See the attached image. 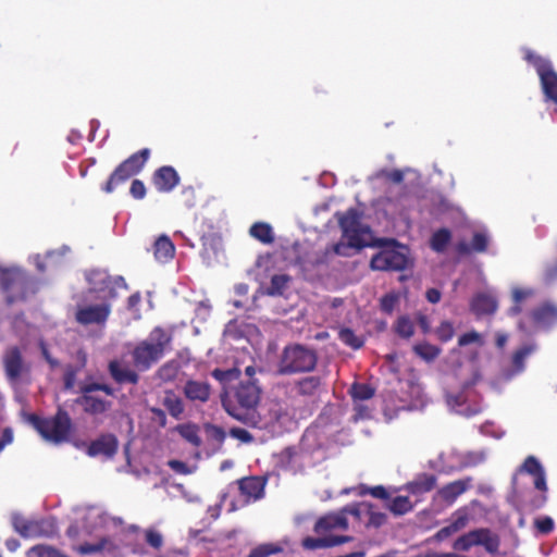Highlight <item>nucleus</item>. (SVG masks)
Returning <instances> with one entry per match:
<instances>
[{
  "label": "nucleus",
  "mask_w": 557,
  "mask_h": 557,
  "mask_svg": "<svg viewBox=\"0 0 557 557\" xmlns=\"http://www.w3.org/2000/svg\"><path fill=\"white\" fill-rule=\"evenodd\" d=\"M261 398V387L257 380L240 381L233 391L226 392L221 397L225 411L236 420L257 425L259 417L256 408Z\"/></svg>",
  "instance_id": "obj_1"
},
{
  "label": "nucleus",
  "mask_w": 557,
  "mask_h": 557,
  "mask_svg": "<svg viewBox=\"0 0 557 557\" xmlns=\"http://www.w3.org/2000/svg\"><path fill=\"white\" fill-rule=\"evenodd\" d=\"M349 522L342 510L321 516L314 523L313 531L319 536H307L301 541V546L308 550L335 547L354 540L350 535H335L336 531L348 530Z\"/></svg>",
  "instance_id": "obj_2"
},
{
  "label": "nucleus",
  "mask_w": 557,
  "mask_h": 557,
  "mask_svg": "<svg viewBox=\"0 0 557 557\" xmlns=\"http://www.w3.org/2000/svg\"><path fill=\"white\" fill-rule=\"evenodd\" d=\"M172 342V334L161 326L151 330L148 337L132 350L133 364L138 371H148L165 354Z\"/></svg>",
  "instance_id": "obj_3"
},
{
  "label": "nucleus",
  "mask_w": 557,
  "mask_h": 557,
  "mask_svg": "<svg viewBox=\"0 0 557 557\" xmlns=\"http://www.w3.org/2000/svg\"><path fill=\"white\" fill-rule=\"evenodd\" d=\"M27 420L44 440L53 444L67 442L73 432L72 419L61 406L58 407L53 417L42 418L32 413Z\"/></svg>",
  "instance_id": "obj_4"
},
{
  "label": "nucleus",
  "mask_w": 557,
  "mask_h": 557,
  "mask_svg": "<svg viewBox=\"0 0 557 557\" xmlns=\"http://www.w3.org/2000/svg\"><path fill=\"white\" fill-rule=\"evenodd\" d=\"M318 363V354L313 348L301 344L284 347L277 362V373L282 375L311 372Z\"/></svg>",
  "instance_id": "obj_5"
},
{
  "label": "nucleus",
  "mask_w": 557,
  "mask_h": 557,
  "mask_svg": "<svg viewBox=\"0 0 557 557\" xmlns=\"http://www.w3.org/2000/svg\"><path fill=\"white\" fill-rule=\"evenodd\" d=\"M95 392H103L108 396H114L115 391L106 383L91 382L83 384L79 387L81 395L75 399V404L82 407L83 411L94 418L103 417L112 408V401L95 395Z\"/></svg>",
  "instance_id": "obj_6"
},
{
  "label": "nucleus",
  "mask_w": 557,
  "mask_h": 557,
  "mask_svg": "<svg viewBox=\"0 0 557 557\" xmlns=\"http://www.w3.org/2000/svg\"><path fill=\"white\" fill-rule=\"evenodd\" d=\"M149 157L150 149L148 148H143L131 154L114 169L101 189L107 194L113 193L117 186L137 175L144 169Z\"/></svg>",
  "instance_id": "obj_7"
},
{
  "label": "nucleus",
  "mask_w": 557,
  "mask_h": 557,
  "mask_svg": "<svg viewBox=\"0 0 557 557\" xmlns=\"http://www.w3.org/2000/svg\"><path fill=\"white\" fill-rule=\"evenodd\" d=\"M473 546H482L486 553L496 555L500 547L499 535L488 528H479L460 535L453 544L455 550L468 552Z\"/></svg>",
  "instance_id": "obj_8"
},
{
  "label": "nucleus",
  "mask_w": 557,
  "mask_h": 557,
  "mask_svg": "<svg viewBox=\"0 0 557 557\" xmlns=\"http://www.w3.org/2000/svg\"><path fill=\"white\" fill-rule=\"evenodd\" d=\"M86 280L89 284V292L100 295L106 302L117 297V289L127 288L123 276H111L103 270L89 271L86 274Z\"/></svg>",
  "instance_id": "obj_9"
},
{
  "label": "nucleus",
  "mask_w": 557,
  "mask_h": 557,
  "mask_svg": "<svg viewBox=\"0 0 557 557\" xmlns=\"http://www.w3.org/2000/svg\"><path fill=\"white\" fill-rule=\"evenodd\" d=\"M0 285L7 294V302L12 305L27 298L30 280L25 272L18 269H7L0 273Z\"/></svg>",
  "instance_id": "obj_10"
},
{
  "label": "nucleus",
  "mask_w": 557,
  "mask_h": 557,
  "mask_svg": "<svg viewBox=\"0 0 557 557\" xmlns=\"http://www.w3.org/2000/svg\"><path fill=\"white\" fill-rule=\"evenodd\" d=\"M335 216L343 232V237L349 240L350 246H355L356 249L367 246L362 236L368 233L369 228L362 225L361 213L357 209L350 208L344 213L337 212Z\"/></svg>",
  "instance_id": "obj_11"
},
{
  "label": "nucleus",
  "mask_w": 557,
  "mask_h": 557,
  "mask_svg": "<svg viewBox=\"0 0 557 557\" xmlns=\"http://www.w3.org/2000/svg\"><path fill=\"white\" fill-rule=\"evenodd\" d=\"M557 324V306L545 301L532 309L524 319L518 322V329L529 333L531 327L549 330Z\"/></svg>",
  "instance_id": "obj_12"
},
{
  "label": "nucleus",
  "mask_w": 557,
  "mask_h": 557,
  "mask_svg": "<svg viewBox=\"0 0 557 557\" xmlns=\"http://www.w3.org/2000/svg\"><path fill=\"white\" fill-rule=\"evenodd\" d=\"M409 257L406 246H397L396 248H386L375 253L370 267L377 271H403L408 267Z\"/></svg>",
  "instance_id": "obj_13"
},
{
  "label": "nucleus",
  "mask_w": 557,
  "mask_h": 557,
  "mask_svg": "<svg viewBox=\"0 0 557 557\" xmlns=\"http://www.w3.org/2000/svg\"><path fill=\"white\" fill-rule=\"evenodd\" d=\"M2 364L5 377L9 382H17L23 374L29 372L22 350L18 346H9L2 355Z\"/></svg>",
  "instance_id": "obj_14"
},
{
  "label": "nucleus",
  "mask_w": 557,
  "mask_h": 557,
  "mask_svg": "<svg viewBox=\"0 0 557 557\" xmlns=\"http://www.w3.org/2000/svg\"><path fill=\"white\" fill-rule=\"evenodd\" d=\"M111 313V305L101 302L98 305H89L78 307L75 311V321L84 326L97 324L104 325Z\"/></svg>",
  "instance_id": "obj_15"
},
{
  "label": "nucleus",
  "mask_w": 557,
  "mask_h": 557,
  "mask_svg": "<svg viewBox=\"0 0 557 557\" xmlns=\"http://www.w3.org/2000/svg\"><path fill=\"white\" fill-rule=\"evenodd\" d=\"M117 449V437L112 433H103L90 442L87 447V455L90 457L103 456L111 459L116 455Z\"/></svg>",
  "instance_id": "obj_16"
},
{
  "label": "nucleus",
  "mask_w": 557,
  "mask_h": 557,
  "mask_svg": "<svg viewBox=\"0 0 557 557\" xmlns=\"http://www.w3.org/2000/svg\"><path fill=\"white\" fill-rule=\"evenodd\" d=\"M154 188L159 193H171L181 182L177 171L171 165L158 168L151 177Z\"/></svg>",
  "instance_id": "obj_17"
},
{
  "label": "nucleus",
  "mask_w": 557,
  "mask_h": 557,
  "mask_svg": "<svg viewBox=\"0 0 557 557\" xmlns=\"http://www.w3.org/2000/svg\"><path fill=\"white\" fill-rule=\"evenodd\" d=\"M108 372L112 380L120 384L136 385L139 382V374L136 370L123 364L120 360L113 359L108 363Z\"/></svg>",
  "instance_id": "obj_18"
},
{
  "label": "nucleus",
  "mask_w": 557,
  "mask_h": 557,
  "mask_svg": "<svg viewBox=\"0 0 557 557\" xmlns=\"http://www.w3.org/2000/svg\"><path fill=\"white\" fill-rule=\"evenodd\" d=\"M518 471L532 475L534 479V487L540 492L547 493L545 470L536 457L528 456Z\"/></svg>",
  "instance_id": "obj_19"
},
{
  "label": "nucleus",
  "mask_w": 557,
  "mask_h": 557,
  "mask_svg": "<svg viewBox=\"0 0 557 557\" xmlns=\"http://www.w3.org/2000/svg\"><path fill=\"white\" fill-rule=\"evenodd\" d=\"M536 350V344L530 343L518 348L511 356V369L504 371L503 376L506 381L511 380L525 369V359Z\"/></svg>",
  "instance_id": "obj_20"
},
{
  "label": "nucleus",
  "mask_w": 557,
  "mask_h": 557,
  "mask_svg": "<svg viewBox=\"0 0 557 557\" xmlns=\"http://www.w3.org/2000/svg\"><path fill=\"white\" fill-rule=\"evenodd\" d=\"M437 484V478L432 473H418L413 480L407 482L404 485V490L413 496H421L435 488Z\"/></svg>",
  "instance_id": "obj_21"
},
{
  "label": "nucleus",
  "mask_w": 557,
  "mask_h": 557,
  "mask_svg": "<svg viewBox=\"0 0 557 557\" xmlns=\"http://www.w3.org/2000/svg\"><path fill=\"white\" fill-rule=\"evenodd\" d=\"M472 478L467 476L445 484L437 491L442 500L453 504L455 500L472 486Z\"/></svg>",
  "instance_id": "obj_22"
},
{
  "label": "nucleus",
  "mask_w": 557,
  "mask_h": 557,
  "mask_svg": "<svg viewBox=\"0 0 557 557\" xmlns=\"http://www.w3.org/2000/svg\"><path fill=\"white\" fill-rule=\"evenodd\" d=\"M183 393L188 400L205 404L210 399L211 386L205 381L188 380L183 387Z\"/></svg>",
  "instance_id": "obj_23"
},
{
  "label": "nucleus",
  "mask_w": 557,
  "mask_h": 557,
  "mask_svg": "<svg viewBox=\"0 0 557 557\" xmlns=\"http://www.w3.org/2000/svg\"><path fill=\"white\" fill-rule=\"evenodd\" d=\"M265 484L267 480L261 476H248L238 480V488L248 500L262 498Z\"/></svg>",
  "instance_id": "obj_24"
},
{
  "label": "nucleus",
  "mask_w": 557,
  "mask_h": 557,
  "mask_svg": "<svg viewBox=\"0 0 557 557\" xmlns=\"http://www.w3.org/2000/svg\"><path fill=\"white\" fill-rule=\"evenodd\" d=\"M497 307L498 304L496 298L484 293L476 294L470 301V310L476 317L494 314L497 310Z\"/></svg>",
  "instance_id": "obj_25"
},
{
  "label": "nucleus",
  "mask_w": 557,
  "mask_h": 557,
  "mask_svg": "<svg viewBox=\"0 0 557 557\" xmlns=\"http://www.w3.org/2000/svg\"><path fill=\"white\" fill-rule=\"evenodd\" d=\"M545 101L557 104V73L553 66L539 74Z\"/></svg>",
  "instance_id": "obj_26"
},
{
  "label": "nucleus",
  "mask_w": 557,
  "mask_h": 557,
  "mask_svg": "<svg viewBox=\"0 0 557 557\" xmlns=\"http://www.w3.org/2000/svg\"><path fill=\"white\" fill-rule=\"evenodd\" d=\"M351 248L356 249L355 246H350L349 240L347 242V244L339 242V243L330 245V246L325 247L324 250L315 253V257L312 260V263L314 265L327 263L330 260V257H332L334 255L347 257V256H349V250Z\"/></svg>",
  "instance_id": "obj_27"
},
{
  "label": "nucleus",
  "mask_w": 557,
  "mask_h": 557,
  "mask_svg": "<svg viewBox=\"0 0 557 557\" xmlns=\"http://www.w3.org/2000/svg\"><path fill=\"white\" fill-rule=\"evenodd\" d=\"M323 381L321 376L310 375L296 382V389L300 396L313 397L322 388Z\"/></svg>",
  "instance_id": "obj_28"
},
{
  "label": "nucleus",
  "mask_w": 557,
  "mask_h": 557,
  "mask_svg": "<svg viewBox=\"0 0 557 557\" xmlns=\"http://www.w3.org/2000/svg\"><path fill=\"white\" fill-rule=\"evenodd\" d=\"M45 521L16 519L14 521V529L24 537H37L44 535Z\"/></svg>",
  "instance_id": "obj_29"
},
{
  "label": "nucleus",
  "mask_w": 557,
  "mask_h": 557,
  "mask_svg": "<svg viewBox=\"0 0 557 557\" xmlns=\"http://www.w3.org/2000/svg\"><path fill=\"white\" fill-rule=\"evenodd\" d=\"M249 235L264 245H271L275 240L273 228L267 222L253 223L249 228Z\"/></svg>",
  "instance_id": "obj_30"
},
{
  "label": "nucleus",
  "mask_w": 557,
  "mask_h": 557,
  "mask_svg": "<svg viewBox=\"0 0 557 557\" xmlns=\"http://www.w3.org/2000/svg\"><path fill=\"white\" fill-rule=\"evenodd\" d=\"M117 549V546L114 542L109 537H101L97 543H84L79 545L76 550L82 555H90L100 553L103 550L114 552Z\"/></svg>",
  "instance_id": "obj_31"
},
{
  "label": "nucleus",
  "mask_w": 557,
  "mask_h": 557,
  "mask_svg": "<svg viewBox=\"0 0 557 557\" xmlns=\"http://www.w3.org/2000/svg\"><path fill=\"white\" fill-rule=\"evenodd\" d=\"M154 257L159 261H168L174 257L175 247L172 240L165 236H160L153 245Z\"/></svg>",
  "instance_id": "obj_32"
},
{
  "label": "nucleus",
  "mask_w": 557,
  "mask_h": 557,
  "mask_svg": "<svg viewBox=\"0 0 557 557\" xmlns=\"http://www.w3.org/2000/svg\"><path fill=\"white\" fill-rule=\"evenodd\" d=\"M181 370V363L176 359H171L163 363L157 371L156 377L163 383L173 382Z\"/></svg>",
  "instance_id": "obj_33"
},
{
  "label": "nucleus",
  "mask_w": 557,
  "mask_h": 557,
  "mask_svg": "<svg viewBox=\"0 0 557 557\" xmlns=\"http://www.w3.org/2000/svg\"><path fill=\"white\" fill-rule=\"evenodd\" d=\"M386 509L389 510L394 516H404L413 510V504L408 496H396L389 498L385 504Z\"/></svg>",
  "instance_id": "obj_34"
},
{
  "label": "nucleus",
  "mask_w": 557,
  "mask_h": 557,
  "mask_svg": "<svg viewBox=\"0 0 557 557\" xmlns=\"http://www.w3.org/2000/svg\"><path fill=\"white\" fill-rule=\"evenodd\" d=\"M162 404L168 412L175 419H180L184 412V404L173 391L165 392Z\"/></svg>",
  "instance_id": "obj_35"
},
{
  "label": "nucleus",
  "mask_w": 557,
  "mask_h": 557,
  "mask_svg": "<svg viewBox=\"0 0 557 557\" xmlns=\"http://www.w3.org/2000/svg\"><path fill=\"white\" fill-rule=\"evenodd\" d=\"M450 240L451 232L446 227H442L432 234L430 238V247L435 252H443L446 250Z\"/></svg>",
  "instance_id": "obj_36"
},
{
  "label": "nucleus",
  "mask_w": 557,
  "mask_h": 557,
  "mask_svg": "<svg viewBox=\"0 0 557 557\" xmlns=\"http://www.w3.org/2000/svg\"><path fill=\"white\" fill-rule=\"evenodd\" d=\"M534 295L531 288H515L512 290V302L513 305L509 308L508 314L516 317L522 312V302Z\"/></svg>",
  "instance_id": "obj_37"
},
{
  "label": "nucleus",
  "mask_w": 557,
  "mask_h": 557,
  "mask_svg": "<svg viewBox=\"0 0 557 557\" xmlns=\"http://www.w3.org/2000/svg\"><path fill=\"white\" fill-rule=\"evenodd\" d=\"M178 434L188 443H190L194 447L198 448L201 446L202 441L199 436V428L193 423H186L177 425L176 428Z\"/></svg>",
  "instance_id": "obj_38"
},
{
  "label": "nucleus",
  "mask_w": 557,
  "mask_h": 557,
  "mask_svg": "<svg viewBox=\"0 0 557 557\" xmlns=\"http://www.w3.org/2000/svg\"><path fill=\"white\" fill-rule=\"evenodd\" d=\"M85 363H86V356H85V354H83L81 366L66 364L64 367L63 388L65 391H72L75 387L77 374L85 367Z\"/></svg>",
  "instance_id": "obj_39"
},
{
  "label": "nucleus",
  "mask_w": 557,
  "mask_h": 557,
  "mask_svg": "<svg viewBox=\"0 0 557 557\" xmlns=\"http://www.w3.org/2000/svg\"><path fill=\"white\" fill-rule=\"evenodd\" d=\"M290 281L287 274H275L271 277L270 285L265 288L264 294L268 296H282Z\"/></svg>",
  "instance_id": "obj_40"
},
{
  "label": "nucleus",
  "mask_w": 557,
  "mask_h": 557,
  "mask_svg": "<svg viewBox=\"0 0 557 557\" xmlns=\"http://www.w3.org/2000/svg\"><path fill=\"white\" fill-rule=\"evenodd\" d=\"M370 508V503H355L349 504L343 507L341 510L344 513V517L348 519V516H351L357 522H362L363 518L368 516V511Z\"/></svg>",
  "instance_id": "obj_41"
},
{
  "label": "nucleus",
  "mask_w": 557,
  "mask_h": 557,
  "mask_svg": "<svg viewBox=\"0 0 557 557\" xmlns=\"http://www.w3.org/2000/svg\"><path fill=\"white\" fill-rule=\"evenodd\" d=\"M284 547L281 543H262L253 547L248 557H270L283 553Z\"/></svg>",
  "instance_id": "obj_42"
},
{
  "label": "nucleus",
  "mask_w": 557,
  "mask_h": 557,
  "mask_svg": "<svg viewBox=\"0 0 557 557\" xmlns=\"http://www.w3.org/2000/svg\"><path fill=\"white\" fill-rule=\"evenodd\" d=\"M413 351L421 359L430 362L435 360L441 355V348L430 343L423 342L413 346Z\"/></svg>",
  "instance_id": "obj_43"
},
{
  "label": "nucleus",
  "mask_w": 557,
  "mask_h": 557,
  "mask_svg": "<svg viewBox=\"0 0 557 557\" xmlns=\"http://www.w3.org/2000/svg\"><path fill=\"white\" fill-rule=\"evenodd\" d=\"M349 394L354 403L357 404V401L371 399L375 391L369 384L356 382L350 386Z\"/></svg>",
  "instance_id": "obj_44"
},
{
  "label": "nucleus",
  "mask_w": 557,
  "mask_h": 557,
  "mask_svg": "<svg viewBox=\"0 0 557 557\" xmlns=\"http://www.w3.org/2000/svg\"><path fill=\"white\" fill-rule=\"evenodd\" d=\"M338 338L342 343L352 349H359L363 346L364 342L361 337L357 336L349 327H342L338 332Z\"/></svg>",
  "instance_id": "obj_45"
},
{
  "label": "nucleus",
  "mask_w": 557,
  "mask_h": 557,
  "mask_svg": "<svg viewBox=\"0 0 557 557\" xmlns=\"http://www.w3.org/2000/svg\"><path fill=\"white\" fill-rule=\"evenodd\" d=\"M524 60L535 67L537 74L542 73L543 71L552 66L548 60L536 54L531 49L524 50Z\"/></svg>",
  "instance_id": "obj_46"
},
{
  "label": "nucleus",
  "mask_w": 557,
  "mask_h": 557,
  "mask_svg": "<svg viewBox=\"0 0 557 557\" xmlns=\"http://www.w3.org/2000/svg\"><path fill=\"white\" fill-rule=\"evenodd\" d=\"M33 555L36 557H63V554L58 549L45 544H38L29 548L27 556L32 557Z\"/></svg>",
  "instance_id": "obj_47"
},
{
  "label": "nucleus",
  "mask_w": 557,
  "mask_h": 557,
  "mask_svg": "<svg viewBox=\"0 0 557 557\" xmlns=\"http://www.w3.org/2000/svg\"><path fill=\"white\" fill-rule=\"evenodd\" d=\"M387 521V516L384 512L375 511L374 506L370 503V508L367 516V521L364 525L367 528H380L384 525Z\"/></svg>",
  "instance_id": "obj_48"
},
{
  "label": "nucleus",
  "mask_w": 557,
  "mask_h": 557,
  "mask_svg": "<svg viewBox=\"0 0 557 557\" xmlns=\"http://www.w3.org/2000/svg\"><path fill=\"white\" fill-rule=\"evenodd\" d=\"M395 330L400 337L410 338L414 333V325L408 317H400L396 322Z\"/></svg>",
  "instance_id": "obj_49"
},
{
  "label": "nucleus",
  "mask_w": 557,
  "mask_h": 557,
  "mask_svg": "<svg viewBox=\"0 0 557 557\" xmlns=\"http://www.w3.org/2000/svg\"><path fill=\"white\" fill-rule=\"evenodd\" d=\"M534 528L536 529L537 533L542 535H547L552 533L555 529V522L554 520L548 516H541L536 519H534Z\"/></svg>",
  "instance_id": "obj_50"
},
{
  "label": "nucleus",
  "mask_w": 557,
  "mask_h": 557,
  "mask_svg": "<svg viewBox=\"0 0 557 557\" xmlns=\"http://www.w3.org/2000/svg\"><path fill=\"white\" fill-rule=\"evenodd\" d=\"M437 338L443 342H449L455 335V329L449 321H443L435 330Z\"/></svg>",
  "instance_id": "obj_51"
},
{
  "label": "nucleus",
  "mask_w": 557,
  "mask_h": 557,
  "mask_svg": "<svg viewBox=\"0 0 557 557\" xmlns=\"http://www.w3.org/2000/svg\"><path fill=\"white\" fill-rule=\"evenodd\" d=\"M470 344H478L479 346H482L484 344L482 335L479 332L472 330L459 336L458 346L465 347Z\"/></svg>",
  "instance_id": "obj_52"
},
{
  "label": "nucleus",
  "mask_w": 557,
  "mask_h": 557,
  "mask_svg": "<svg viewBox=\"0 0 557 557\" xmlns=\"http://www.w3.org/2000/svg\"><path fill=\"white\" fill-rule=\"evenodd\" d=\"M145 541L149 546L157 550L163 546L162 534L153 529H148L145 531Z\"/></svg>",
  "instance_id": "obj_53"
},
{
  "label": "nucleus",
  "mask_w": 557,
  "mask_h": 557,
  "mask_svg": "<svg viewBox=\"0 0 557 557\" xmlns=\"http://www.w3.org/2000/svg\"><path fill=\"white\" fill-rule=\"evenodd\" d=\"M360 494L361 495L370 494L371 496L379 498V499H383V500L389 499V494L383 485H376V486H372V487L362 485Z\"/></svg>",
  "instance_id": "obj_54"
},
{
  "label": "nucleus",
  "mask_w": 557,
  "mask_h": 557,
  "mask_svg": "<svg viewBox=\"0 0 557 557\" xmlns=\"http://www.w3.org/2000/svg\"><path fill=\"white\" fill-rule=\"evenodd\" d=\"M488 240L485 234L474 233L471 242V248L475 252H484L487 249Z\"/></svg>",
  "instance_id": "obj_55"
},
{
  "label": "nucleus",
  "mask_w": 557,
  "mask_h": 557,
  "mask_svg": "<svg viewBox=\"0 0 557 557\" xmlns=\"http://www.w3.org/2000/svg\"><path fill=\"white\" fill-rule=\"evenodd\" d=\"M146 186L143 181L140 180H134L129 187V194L133 198L140 200L144 199L146 196Z\"/></svg>",
  "instance_id": "obj_56"
},
{
  "label": "nucleus",
  "mask_w": 557,
  "mask_h": 557,
  "mask_svg": "<svg viewBox=\"0 0 557 557\" xmlns=\"http://www.w3.org/2000/svg\"><path fill=\"white\" fill-rule=\"evenodd\" d=\"M168 466L178 474H190L193 472L191 468L184 461L172 459L168 461Z\"/></svg>",
  "instance_id": "obj_57"
},
{
  "label": "nucleus",
  "mask_w": 557,
  "mask_h": 557,
  "mask_svg": "<svg viewBox=\"0 0 557 557\" xmlns=\"http://www.w3.org/2000/svg\"><path fill=\"white\" fill-rule=\"evenodd\" d=\"M446 401L449 406L460 407L463 404H466L467 397H466L463 391H460L458 393H447Z\"/></svg>",
  "instance_id": "obj_58"
},
{
  "label": "nucleus",
  "mask_w": 557,
  "mask_h": 557,
  "mask_svg": "<svg viewBox=\"0 0 557 557\" xmlns=\"http://www.w3.org/2000/svg\"><path fill=\"white\" fill-rule=\"evenodd\" d=\"M469 517L465 511L458 510L455 513V519L449 523L457 532L466 528Z\"/></svg>",
  "instance_id": "obj_59"
},
{
  "label": "nucleus",
  "mask_w": 557,
  "mask_h": 557,
  "mask_svg": "<svg viewBox=\"0 0 557 557\" xmlns=\"http://www.w3.org/2000/svg\"><path fill=\"white\" fill-rule=\"evenodd\" d=\"M231 435L245 443L252 441V435L247 430L242 428H233L231 430Z\"/></svg>",
  "instance_id": "obj_60"
},
{
  "label": "nucleus",
  "mask_w": 557,
  "mask_h": 557,
  "mask_svg": "<svg viewBox=\"0 0 557 557\" xmlns=\"http://www.w3.org/2000/svg\"><path fill=\"white\" fill-rule=\"evenodd\" d=\"M396 300L397 298L394 295L389 294L383 296L381 299V309L387 313L392 312L395 307Z\"/></svg>",
  "instance_id": "obj_61"
},
{
  "label": "nucleus",
  "mask_w": 557,
  "mask_h": 557,
  "mask_svg": "<svg viewBox=\"0 0 557 557\" xmlns=\"http://www.w3.org/2000/svg\"><path fill=\"white\" fill-rule=\"evenodd\" d=\"M543 280L545 283H552L557 280V261L548 264L543 272Z\"/></svg>",
  "instance_id": "obj_62"
},
{
  "label": "nucleus",
  "mask_w": 557,
  "mask_h": 557,
  "mask_svg": "<svg viewBox=\"0 0 557 557\" xmlns=\"http://www.w3.org/2000/svg\"><path fill=\"white\" fill-rule=\"evenodd\" d=\"M206 431L208 432V434H210V436L212 438H214L218 442H222L224 440V437H225V433L222 430V428H220V426H216V425H213V424H207L206 425Z\"/></svg>",
  "instance_id": "obj_63"
},
{
  "label": "nucleus",
  "mask_w": 557,
  "mask_h": 557,
  "mask_svg": "<svg viewBox=\"0 0 557 557\" xmlns=\"http://www.w3.org/2000/svg\"><path fill=\"white\" fill-rule=\"evenodd\" d=\"M40 350H41V355H42L44 359L49 363V366L52 369L60 366L59 360L51 356V354L45 343H40Z\"/></svg>",
  "instance_id": "obj_64"
}]
</instances>
